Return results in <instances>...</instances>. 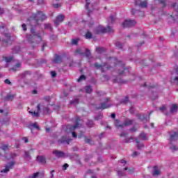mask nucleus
I'll list each match as a JSON object with an SVG mask.
<instances>
[{
	"label": "nucleus",
	"instance_id": "obj_23",
	"mask_svg": "<svg viewBox=\"0 0 178 178\" xmlns=\"http://www.w3.org/2000/svg\"><path fill=\"white\" fill-rule=\"evenodd\" d=\"M75 54H77V55H84V49L83 48H78L75 51Z\"/></svg>",
	"mask_w": 178,
	"mask_h": 178
},
{
	"label": "nucleus",
	"instance_id": "obj_47",
	"mask_svg": "<svg viewBox=\"0 0 178 178\" xmlns=\"http://www.w3.org/2000/svg\"><path fill=\"white\" fill-rule=\"evenodd\" d=\"M127 136V132H122L120 134V137H126Z\"/></svg>",
	"mask_w": 178,
	"mask_h": 178
},
{
	"label": "nucleus",
	"instance_id": "obj_14",
	"mask_svg": "<svg viewBox=\"0 0 178 178\" xmlns=\"http://www.w3.org/2000/svg\"><path fill=\"white\" fill-rule=\"evenodd\" d=\"M152 175L154 177H157L161 175V170L158 168V166H154L152 171Z\"/></svg>",
	"mask_w": 178,
	"mask_h": 178
},
{
	"label": "nucleus",
	"instance_id": "obj_63",
	"mask_svg": "<svg viewBox=\"0 0 178 178\" xmlns=\"http://www.w3.org/2000/svg\"><path fill=\"white\" fill-rule=\"evenodd\" d=\"M130 131H136V128H134H134H131V129H130Z\"/></svg>",
	"mask_w": 178,
	"mask_h": 178
},
{
	"label": "nucleus",
	"instance_id": "obj_49",
	"mask_svg": "<svg viewBox=\"0 0 178 178\" xmlns=\"http://www.w3.org/2000/svg\"><path fill=\"white\" fill-rule=\"evenodd\" d=\"M131 140H133V138H127L125 139V143H130Z\"/></svg>",
	"mask_w": 178,
	"mask_h": 178
},
{
	"label": "nucleus",
	"instance_id": "obj_6",
	"mask_svg": "<svg viewBox=\"0 0 178 178\" xmlns=\"http://www.w3.org/2000/svg\"><path fill=\"white\" fill-rule=\"evenodd\" d=\"M79 122H80V118L77 117L76 119L75 124L74 126L67 125V129L70 130V131H74L76 129H79V127H81V124H80Z\"/></svg>",
	"mask_w": 178,
	"mask_h": 178
},
{
	"label": "nucleus",
	"instance_id": "obj_51",
	"mask_svg": "<svg viewBox=\"0 0 178 178\" xmlns=\"http://www.w3.org/2000/svg\"><path fill=\"white\" fill-rule=\"evenodd\" d=\"M72 137H74V138H77V134H76V132L72 131Z\"/></svg>",
	"mask_w": 178,
	"mask_h": 178
},
{
	"label": "nucleus",
	"instance_id": "obj_32",
	"mask_svg": "<svg viewBox=\"0 0 178 178\" xmlns=\"http://www.w3.org/2000/svg\"><path fill=\"white\" fill-rule=\"evenodd\" d=\"M115 47H117V48H118V49H122L123 48V44H121L120 42H117L115 43Z\"/></svg>",
	"mask_w": 178,
	"mask_h": 178
},
{
	"label": "nucleus",
	"instance_id": "obj_53",
	"mask_svg": "<svg viewBox=\"0 0 178 178\" xmlns=\"http://www.w3.org/2000/svg\"><path fill=\"white\" fill-rule=\"evenodd\" d=\"M85 141H86V143H87L88 144H89L90 143H91V139H90V138H86Z\"/></svg>",
	"mask_w": 178,
	"mask_h": 178
},
{
	"label": "nucleus",
	"instance_id": "obj_52",
	"mask_svg": "<svg viewBox=\"0 0 178 178\" xmlns=\"http://www.w3.org/2000/svg\"><path fill=\"white\" fill-rule=\"evenodd\" d=\"M22 29H23L24 31H26V30H27V28H26V24H22Z\"/></svg>",
	"mask_w": 178,
	"mask_h": 178
},
{
	"label": "nucleus",
	"instance_id": "obj_62",
	"mask_svg": "<svg viewBox=\"0 0 178 178\" xmlns=\"http://www.w3.org/2000/svg\"><path fill=\"white\" fill-rule=\"evenodd\" d=\"M54 172H55V170H52V171H51V172H50V173H51V177H54V174H53V173H54Z\"/></svg>",
	"mask_w": 178,
	"mask_h": 178
},
{
	"label": "nucleus",
	"instance_id": "obj_55",
	"mask_svg": "<svg viewBox=\"0 0 178 178\" xmlns=\"http://www.w3.org/2000/svg\"><path fill=\"white\" fill-rule=\"evenodd\" d=\"M99 119H102V115H99L96 118V120H99Z\"/></svg>",
	"mask_w": 178,
	"mask_h": 178
},
{
	"label": "nucleus",
	"instance_id": "obj_30",
	"mask_svg": "<svg viewBox=\"0 0 178 178\" xmlns=\"http://www.w3.org/2000/svg\"><path fill=\"white\" fill-rule=\"evenodd\" d=\"M79 39L76 38V39H72L71 41V44L72 45H77V44L79 43Z\"/></svg>",
	"mask_w": 178,
	"mask_h": 178
},
{
	"label": "nucleus",
	"instance_id": "obj_42",
	"mask_svg": "<svg viewBox=\"0 0 178 178\" xmlns=\"http://www.w3.org/2000/svg\"><path fill=\"white\" fill-rule=\"evenodd\" d=\"M53 6L54 8H60L61 5L60 3H54Z\"/></svg>",
	"mask_w": 178,
	"mask_h": 178
},
{
	"label": "nucleus",
	"instance_id": "obj_31",
	"mask_svg": "<svg viewBox=\"0 0 178 178\" xmlns=\"http://www.w3.org/2000/svg\"><path fill=\"white\" fill-rule=\"evenodd\" d=\"M5 37H6V40H3V42H9V40H10V35L6 33Z\"/></svg>",
	"mask_w": 178,
	"mask_h": 178
},
{
	"label": "nucleus",
	"instance_id": "obj_9",
	"mask_svg": "<svg viewBox=\"0 0 178 178\" xmlns=\"http://www.w3.org/2000/svg\"><path fill=\"white\" fill-rule=\"evenodd\" d=\"M112 62H114L115 65H118V67H119V68L121 67L122 70L118 71L119 74H123V73H124V70H126V69H124V65H122L120 66V63H121V61L118 60V59H116V58H114L112 60Z\"/></svg>",
	"mask_w": 178,
	"mask_h": 178
},
{
	"label": "nucleus",
	"instance_id": "obj_48",
	"mask_svg": "<svg viewBox=\"0 0 178 178\" xmlns=\"http://www.w3.org/2000/svg\"><path fill=\"white\" fill-rule=\"evenodd\" d=\"M67 168H69V164H67V163L64 164V165H63L64 170H66V169H67Z\"/></svg>",
	"mask_w": 178,
	"mask_h": 178
},
{
	"label": "nucleus",
	"instance_id": "obj_60",
	"mask_svg": "<svg viewBox=\"0 0 178 178\" xmlns=\"http://www.w3.org/2000/svg\"><path fill=\"white\" fill-rule=\"evenodd\" d=\"M50 24H45V29H48V27H50Z\"/></svg>",
	"mask_w": 178,
	"mask_h": 178
},
{
	"label": "nucleus",
	"instance_id": "obj_29",
	"mask_svg": "<svg viewBox=\"0 0 178 178\" xmlns=\"http://www.w3.org/2000/svg\"><path fill=\"white\" fill-rule=\"evenodd\" d=\"M86 9L88 10V16H90V10L88 9V6L90 5V0H86Z\"/></svg>",
	"mask_w": 178,
	"mask_h": 178
},
{
	"label": "nucleus",
	"instance_id": "obj_37",
	"mask_svg": "<svg viewBox=\"0 0 178 178\" xmlns=\"http://www.w3.org/2000/svg\"><path fill=\"white\" fill-rule=\"evenodd\" d=\"M32 127H34V129H37V130H40V127L38 126V124L36 122L31 124Z\"/></svg>",
	"mask_w": 178,
	"mask_h": 178
},
{
	"label": "nucleus",
	"instance_id": "obj_56",
	"mask_svg": "<svg viewBox=\"0 0 178 178\" xmlns=\"http://www.w3.org/2000/svg\"><path fill=\"white\" fill-rule=\"evenodd\" d=\"M165 109H166V107H165V106H163L162 107L160 108V111H165Z\"/></svg>",
	"mask_w": 178,
	"mask_h": 178
},
{
	"label": "nucleus",
	"instance_id": "obj_19",
	"mask_svg": "<svg viewBox=\"0 0 178 178\" xmlns=\"http://www.w3.org/2000/svg\"><path fill=\"white\" fill-rule=\"evenodd\" d=\"M139 138H140V140H148V135H147V134H145L144 132H142L139 135Z\"/></svg>",
	"mask_w": 178,
	"mask_h": 178
},
{
	"label": "nucleus",
	"instance_id": "obj_4",
	"mask_svg": "<svg viewBox=\"0 0 178 178\" xmlns=\"http://www.w3.org/2000/svg\"><path fill=\"white\" fill-rule=\"evenodd\" d=\"M94 31L95 34H102V33H112L113 31V29H112L111 26L105 28L99 25L95 29Z\"/></svg>",
	"mask_w": 178,
	"mask_h": 178
},
{
	"label": "nucleus",
	"instance_id": "obj_41",
	"mask_svg": "<svg viewBox=\"0 0 178 178\" xmlns=\"http://www.w3.org/2000/svg\"><path fill=\"white\" fill-rule=\"evenodd\" d=\"M87 124L88 127H91L94 124V122L92 121H88Z\"/></svg>",
	"mask_w": 178,
	"mask_h": 178
},
{
	"label": "nucleus",
	"instance_id": "obj_45",
	"mask_svg": "<svg viewBox=\"0 0 178 178\" xmlns=\"http://www.w3.org/2000/svg\"><path fill=\"white\" fill-rule=\"evenodd\" d=\"M4 83H5L6 84H8V85L12 84V82H10V81L9 79H6V80L4 81Z\"/></svg>",
	"mask_w": 178,
	"mask_h": 178
},
{
	"label": "nucleus",
	"instance_id": "obj_8",
	"mask_svg": "<svg viewBox=\"0 0 178 178\" xmlns=\"http://www.w3.org/2000/svg\"><path fill=\"white\" fill-rule=\"evenodd\" d=\"M65 17H66L63 14L58 15L54 20L55 26H59L60 23L65 20Z\"/></svg>",
	"mask_w": 178,
	"mask_h": 178
},
{
	"label": "nucleus",
	"instance_id": "obj_39",
	"mask_svg": "<svg viewBox=\"0 0 178 178\" xmlns=\"http://www.w3.org/2000/svg\"><path fill=\"white\" fill-rule=\"evenodd\" d=\"M1 149H3V151H8V149H9V146H8V145H4L1 147Z\"/></svg>",
	"mask_w": 178,
	"mask_h": 178
},
{
	"label": "nucleus",
	"instance_id": "obj_35",
	"mask_svg": "<svg viewBox=\"0 0 178 178\" xmlns=\"http://www.w3.org/2000/svg\"><path fill=\"white\" fill-rule=\"evenodd\" d=\"M86 38L91 39L92 38V34L90 33V32H87L86 34Z\"/></svg>",
	"mask_w": 178,
	"mask_h": 178
},
{
	"label": "nucleus",
	"instance_id": "obj_61",
	"mask_svg": "<svg viewBox=\"0 0 178 178\" xmlns=\"http://www.w3.org/2000/svg\"><path fill=\"white\" fill-rule=\"evenodd\" d=\"M44 47H47V44H44L42 45V51H44Z\"/></svg>",
	"mask_w": 178,
	"mask_h": 178
},
{
	"label": "nucleus",
	"instance_id": "obj_20",
	"mask_svg": "<svg viewBox=\"0 0 178 178\" xmlns=\"http://www.w3.org/2000/svg\"><path fill=\"white\" fill-rule=\"evenodd\" d=\"M37 161H39L40 163H45V157L43 156H38Z\"/></svg>",
	"mask_w": 178,
	"mask_h": 178
},
{
	"label": "nucleus",
	"instance_id": "obj_40",
	"mask_svg": "<svg viewBox=\"0 0 178 178\" xmlns=\"http://www.w3.org/2000/svg\"><path fill=\"white\" fill-rule=\"evenodd\" d=\"M25 158H26L27 159H30V153H29L28 152H25L24 154Z\"/></svg>",
	"mask_w": 178,
	"mask_h": 178
},
{
	"label": "nucleus",
	"instance_id": "obj_33",
	"mask_svg": "<svg viewBox=\"0 0 178 178\" xmlns=\"http://www.w3.org/2000/svg\"><path fill=\"white\" fill-rule=\"evenodd\" d=\"M85 51H86L85 55L86 58H90V55H91V52L90 51V50L88 49H86Z\"/></svg>",
	"mask_w": 178,
	"mask_h": 178
},
{
	"label": "nucleus",
	"instance_id": "obj_21",
	"mask_svg": "<svg viewBox=\"0 0 178 178\" xmlns=\"http://www.w3.org/2000/svg\"><path fill=\"white\" fill-rule=\"evenodd\" d=\"M3 60H6V62L7 63H10V62L13 60V56L6 57V56H3Z\"/></svg>",
	"mask_w": 178,
	"mask_h": 178
},
{
	"label": "nucleus",
	"instance_id": "obj_10",
	"mask_svg": "<svg viewBox=\"0 0 178 178\" xmlns=\"http://www.w3.org/2000/svg\"><path fill=\"white\" fill-rule=\"evenodd\" d=\"M136 24V21L131 19H126L122 23V27H133Z\"/></svg>",
	"mask_w": 178,
	"mask_h": 178
},
{
	"label": "nucleus",
	"instance_id": "obj_28",
	"mask_svg": "<svg viewBox=\"0 0 178 178\" xmlns=\"http://www.w3.org/2000/svg\"><path fill=\"white\" fill-rule=\"evenodd\" d=\"M105 51V48L104 47H97L96 48V52L97 54H103V52Z\"/></svg>",
	"mask_w": 178,
	"mask_h": 178
},
{
	"label": "nucleus",
	"instance_id": "obj_22",
	"mask_svg": "<svg viewBox=\"0 0 178 178\" xmlns=\"http://www.w3.org/2000/svg\"><path fill=\"white\" fill-rule=\"evenodd\" d=\"M136 5H139L140 8H147L148 3L147 1H141L140 4L137 1H136Z\"/></svg>",
	"mask_w": 178,
	"mask_h": 178
},
{
	"label": "nucleus",
	"instance_id": "obj_25",
	"mask_svg": "<svg viewBox=\"0 0 178 178\" xmlns=\"http://www.w3.org/2000/svg\"><path fill=\"white\" fill-rule=\"evenodd\" d=\"M15 98V95L8 94L6 97V101H12Z\"/></svg>",
	"mask_w": 178,
	"mask_h": 178
},
{
	"label": "nucleus",
	"instance_id": "obj_1",
	"mask_svg": "<svg viewBox=\"0 0 178 178\" xmlns=\"http://www.w3.org/2000/svg\"><path fill=\"white\" fill-rule=\"evenodd\" d=\"M47 19V16L44 13L41 11H38L36 14H33L29 22H31V26H37L38 22H42Z\"/></svg>",
	"mask_w": 178,
	"mask_h": 178
},
{
	"label": "nucleus",
	"instance_id": "obj_64",
	"mask_svg": "<svg viewBox=\"0 0 178 178\" xmlns=\"http://www.w3.org/2000/svg\"><path fill=\"white\" fill-rule=\"evenodd\" d=\"M51 130V129H49V128H46V131L47 132V133H49V131Z\"/></svg>",
	"mask_w": 178,
	"mask_h": 178
},
{
	"label": "nucleus",
	"instance_id": "obj_34",
	"mask_svg": "<svg viewBox=\"0 0 178 178\" xmlns=\"http://www.w3.org/2000/svg\"><path fill=\"white\" fill-rule=\"evenodd\" d=\"M108 23H113L115 22V17L113 16H110L109 18L108 19Z\"/></svg>",
	"mask_w": 178,
	"mask_h": 178
},
{
	"label": "nucleus",
	"instance_id": "obj_18",
	"mask_svg": "<svg viewBox=\"0 0 178 178\" xmlns=\"http://www.w3.org/2000/svg\"><path fill=\"white\" fill-rule=\"evenodd\" d=\"M20 66H22V63H17L13 67L10 68V72H16Z\"/></svg>",
	"mask_w": 178,
	"mask_h": 178
},
{
	"label": "nucleus",
	"instance_id": "obj_54",
	"mask_svg": "<svg viewBox=\"0 0 178 178\" xmlns=\"http://www.w3.org/2000/svg\"><path fill=\"white\" fill-rule=\"evenodd\" d=\"M38 3L39 5H42V3H44V0H38Z\"/></svg>",
	"mask_w": 178,
	"mask_h": 178
},
{
	"label": "nucleus",
	"instance_id": "obj_36",
	"mask_svg": "<svg viewBox=\"0 0 178 178\" xmlns=\"http://www.w3.org/2000/svg\"><path fill=\"white\" fill-rule=\"evenodd\" d=\"M83 80H86V76L81 75L78 79V83H80V81H83Z\"/></svg>",
	"mask_w": 178,
	"mask_h": 178
},
{
	"label": "nucleus",
	"instance_id": "obj_38",
	"mask_svg": "<svg viewBox=\"0 0 178 178\" xmlns=\"http://www.w3.org/2000/svg\"><path fill=\"white\" fill-rule=\"evenodd\" d=\"M71 105H77L79 104V99H76L70 102Z\"/></svg>",
	"mask_w": 178,
	"mask_h": 178
},
{
	"label": "nucleus",
	"instance_id": "obj_57",
	"mask_svg": "<svg viewBox=\"0 0 178 178\" xmlns=\"http://www.w3.org/2000/svg\"><path fill=\"white\" fill-rule=\"evenodd\" d=\"M111 118H112L113 119H115V118H116V114L112 113V114H111Z\"/></svg>",
	"mask_w": 178,
	"mask_h": 178
},
{
	"label": "nucleus",
	"instance_id": "obj_16",
	"mask_svg": "<svg viewBox=\"0 0 178 178\" xmlns=\"http://www.w3.org/2000/svg\"><path fill=\"white\" fill-rule=\"evenodd\" d=\"M53 154L56 158H64L65 156V152L58 150L53 151Z\"/></svg>",
	"mask_w": 178,
	"mask_h": 178
},
{
	"label": "nucleus",
	"instance_id": "obj_5",
	"mask_svg": "<svg viewBox=\"0 0 178 178\" xmlns=\"http://www.w3.org/2000/svg\"><path fill=\"white\" fill-rule=\"evenodd\" d=\"M115 126L118 127V129H123V127H126V126H130L133 124V120L127 119L124 123L120 124L119 120H115L114 122Z\"/></svg>",
	"mask_w": 178,
	"mask_h": 178
},
{
	"label": "nucleus",
	"instance_id": "obj_11",
	"mask_svg": "<svg viewBox=\"0 0 178 178\" xmlns=\"http://www.w3.org/2000/svg\"><path fill=\"white\" fill-rule=\"evenodd\" d=\"M95 66L97 67V69H101L102 72H104V70L107 72V70H109V69L111 68V67H109L108 64H104V65H99L98 63H96L95 64Z\"/></svg>",
	"mask_w": 178,
	"mask_h": 178
},
{
	"label": "nucleus",
	"instance_id": "obj_24",
	"mask_svg": "<svg viewBox=\"0 0 178 178\" xmlns=\"http://www.w3.org/2000/svg\"><path fill=\"white\" fill-rule=\"evenodd\" d=\"M136 147L138 148V149H141V148H144V145L143 143H140V141L138 140V139H136Z\"/></svg>",
	"mask_w": 178,
	"mask_h": 178
},
{
	"label": "nucleus",
	"instance_id": "obj_7",
	"mask_svg": "<svg viewBox=\"0 0 178 178\" xmlns=\"http://www.w3.org/2000/svg\"><path fill=\"white\" fill-rule=\"evenodd\" d=\"M111 106H112V104L109 102V98H106V101L102 103L100 106L97 107V109H108Z\"/></svg>",
	"mask_w": 178,
	"mask_h": 178
},
{
	"label": "nucleus",
	"instance_id": "obj_58",
	"mask_svg": "<svg viewBox=\"0 0 178 178\" xmlns=\"http://www.w3.org/2000/svg\"><path fill=\"white\" fill-rule=\"evenodd\" d=\"M129 111H130L131 113H133L134 112V108H133V107L131 108Z\"/></svg>",
	"mask_w": 178,
	"mask_h": 178
},
{
	"label": "nucleus",
	"instance_id": "obj_26",
	"mask_svg": "<svg viewBox=\"0 0 178 178\" xmlns=\"http://www.w3.org/2000/svg\"><path fill=\"white\" fill-rule=\"evenodd\" d=\"M86 90V92H87V94H91V92H92V88L90 86H87L85 88Z\"/></svg>",
	"mask_w": 178,
	"mask_h": 178
},
{
	"label": "nucleus",
	"instance_id": "obj_2",
	"mask_svg": "<svg viewBox=\"0 0 178 178\" xmlns=\"http://www.w3.org/2000/svg\"><path fill=\"white\" fill-rule=\"evenodd\" d=\"M31 33L32 35H26V40H28L29 42L33 44V42H35V41H42V38H41V33L40 32H35L34 29H31Z\"/></svg>",
	"mask_w": 178,
	"mask_h": 178
},
{
	"label": "nucleus",
	"instance_id": "obj_46",
	"mask_svg": "<svg viewBox=\"0 0 178 178\" xmlns=\"http://www.w3.org/2000/svg\"><path fill=\"white\" fill-rule=\"evenodd\" d=\"M122 163L124 165H126V161H124V160H121L120 162H119V164L120 165H122Z\"/></svg>",
	"mask_w": 178,
	"mask_h": 178
},
{
	"label": "nucleus",
	"instance_id": "obj_17",
	"mask_svg": "<svg viewBox=\"0 0 178 178\" xmlns=\"http://www.w3.org/2000/svg\"><path fill=\"white\" fill-rule=\"evenodd\" d=\"M178 106L176 104H172L170 108L171 113H176L177 112Z\"/></svg>",
	"mask_w": 178,
	"mask_h": 178
},
{
	"label": "nucleus",
	"instance_id": "obj_27",
	"mask_svg": "<svg viewBox=\"0 0 178 178\" xmlns=\"http://www.w3.org/2000/svg\"><path fill=\"white\" fill-rule=\"evenodd\" d=\"M61 60V58H60V56H56L54 57V59L53 60V62L54 63H59Z\"/></svg>",
	"mask_w": 178,
	"mask_h": 178
},
{
	"label": "nucleus",
	"instance_id": "obj_43",
	"mask_svg": "<svg viewBox=\"0 0 178 178\" xmlns=\"http://www.w3.org/2000/svg\"><path fill=\"white\" fill-rule=\"evenodd\" d=\"M123 104H127L129 102V98L127 97L124 100L122 101Z\"/></svg>",
	"mask_w": 178,
	"mask_h": 178
},
{
	"label": "nucleus",
	"instance_id": "obj_59",
	"mask_svg": "<svg viewBox=\"0 0 178 178\" xmlns=\"http://www.w3.org/2000/svg\"><path fill=\"white\" fill-rule=\"evenodd\" d=\"M138 155V152H134V156H137Z\"/></svg>",
	"mask_w": 178,
	"mask_h": 178
},
{
	"label": "nucleus",
	"instance_id": "obj_15",
	"mask_svg": "<svg viewBox=\"0 0 178 178\" xmlns=\"http://www.w3.org/2000/svg\"><path fill=\"white\" fill-rule=\"evenodd\" d=\"M37 110H38V112H35V111H29V113L31 115H32V116L35 117V118H38V116H40V111L41 110V104H38L37 106Z\"/></svg>",
	"mask_w": 178,
	"mask_h": 178
},
{
	"label": "nucleus",
	"instance_id": "obj_44",
	"mask_svg": "<svg viewBox=\"0 0 178 178\" xmlns=\"http://www.w3.org/2000/svg\"><path fill=\"white\" fill-rule=\"evenodd\" d=\"M51 75L52 77H56V72L55 71H51Z\"/></svg>",
	"mask_w": 178,
	"mask_h": 178
},
{
	"label": "nucleus",
	"instance_id": "obj_50",
	"mask_svg": "<svg viewBox=\"0 0 178 178\" xmlns=\"http://www.w3.org/2000/svg\"><path fill=\"white\" fill-rule=\"evenodd\" d=\"M22 140L24 141V143H29V138L26 137L22 138Z\"/></svg>",
	"mask_w": 178,
	"mask_h": 178
},
{
	"label": "nucleus",
	"instance_id": "obj_12",
	"mask_svg": "<svg viewBox=\"0 0 178 178\" xmlns=\"http://www.w3.org/2000/svg\"><path fill=\"white\" fill-rule=\"evenodd\" d=\"M15 165V163L13 161H11L10 163L6 165L5 169L2 170L1 171V173H8L9 172L10 169H12L13 168V165Z\"/></svg>",
	"mask_w": 178,
	"mask_h": 178
},
{
	"label": "nucleus",
	"instance_id": "obj_13",
	"mask_svg": "<svg viewBox=\"0 0 178 178\" xmlns=\"http://www.w3.org/2000/svg\"><path fill=\"white\" fill-rule=\"evenodd\" d=\"M72 139L67 138V136H63L60 140H58V144H70Z\"/></svg>",
	"mask_w": 178,
	"mask_h": 178
},
{
	"label": "nucleus",
	"instance_id": "obj_3",
	"mask_svg": "<svg viewBox=\"0 0 178 178\" xmlns=\"http://www.w3.org/2000/svg\"><path fill=\"white\" fill-rule=\"evenodd\" d=\"M170 136V148L171 151H178V147L173 144L176 140H178V132H171Z\"/></svg>",
	"mask_w": 178,
	"mask_h": 178
}]
</instances>
